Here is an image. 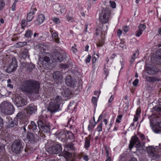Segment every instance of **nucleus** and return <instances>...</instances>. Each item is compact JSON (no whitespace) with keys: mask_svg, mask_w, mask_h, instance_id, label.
<instances>
[{"mask_svg":"<svg viewBox=\"0 0 161 161\" xmlns=\"http://www.w3.org/2000/svg\"><path fill=\"white\" fill-rule=\"evenodd\" d=\"M40 84L38 81L31 79L23 81L20 87L23 92L29 94L31 96L39 94Z\"/></svg>","mask_w":161,"mask_h":161,"instance_id":"f257e3e1","label":"nucleus"},{"mask_svg":"<svg viewBox=\"0 0 161 161\" xmlns=\"http://www.w3.org/2000/svg\"><path fill=\"white\" fill-rule=\"evenodd\" d=\"M62 136V139L61 141L63 142H65L64 145V151L61 154V156H63L67 160L68 159V158H70L71 156V153L69 152V151L73 150H74L75 147L74 146V144L72 142H67V140L66 138V135L65 133L64 134H63Z\"/></svg>","mask_w":161,"mask_h":161,"instance_id":"f03ea898","label":"nucleus"},{"mask_svg":"<svg viewBox=\"0 0 161 161\" xmlns=\"http://www.w3.org/2000/svg\"><path fill=\"white\" fill-rule=\"evenodd\" d=\"M47 146L49 147L47 148V151L50 154H57L60 151V145L55 143L51 140H48L47 143Z\"/></svg>","mask_w":161,"mask_h":161,"instance_id":"7ed1b4c3","label":"nucleus"},{"mask_svg":"<svg viewBox=\"0 0 161 161\" xmlns=\"http://www.w3.org/2000/svg\"><path fill=\"white\" fill-rule=\"evenodd\" d=\"M147 150L148 155L152 158H158L161 155V144H159V147L155 148L152 146L147 147Z\"/></svg>","mask_w":161,"mask_h":161,"instance_id":"20e7f679","label":"nucleus"},{"mask_svg":"<svg viewBox=\"0 0 161 161\" xmlns=\"http://www.w3.org/2000/svg\"><path fill=\"white\" fill-rule=\"evenodd\" d=\"M2 112L7 115H11L14 113V109L13 105L7 101H4L0 104Z\"/></svg>","mask_w":161,"mask_h":161,"instance_id":"39448f33","label":"nucleus"},{"mask_svg":"<svg viewBox=\"0 0 161 161\" xmlns=\"http://www.w3.org/2000/svg\"><path fill=\"white\" fill-rule=\"evenodd\" d=\"M37 123L39 129V131H37L38 135L40 132V130L46 133H48L50 132V126L46 123V119L44 118L40 117Z\"/></svg>","mask_w":161,"mask_h":161,"instance_id":"423d86ee","label":"nucleus"},{"mask_svg":"<svg viewBox=\"0 0 161 161\" xmlns=\"http://www.w3.org/2000/svg\"><path fill=\"white\" fill-rule=\"evenodd\" d=\"M59 97L58 96L56 99L51 102L47 108V110L51 113H54L58 111L60 104Z\"/></svg>","mask_w":161,"mask_h":161,"instance_id":"0eeeda50","label":"nucleus"},{"mask_svg":"<svg viewBox=\"0 0 161 161\" xmlns=\"http://www.w3.org/2000/svg\"><path fill=\"white\" fill-rule=\"evenodd\" d=\"M24 143H22L19 140H15L13 142L11 145L12 151L16 154H20L23 149Z\"/></svg>","mask_w":161,"mask_h":161,"instance_id":"6e6552de","label":"nucleus"},{"mask_svg":"<svg viewBox=\"0 0 161 161\" xmlns=\"http://www.w3.org/2000/svg\"><path fill=\"white\" fill-rule=\"evenodd\" d=\"M110 11L107 8H103L100 14L99 19L103 23H106L108 21V16L109 15Z\"/></svg>","mask_w":161,"mask_h":161,"instance_id":"1a4fd4ad","label":"nucleus"},{"mask_svg":"<svg viewBox=\"0 0 161 161\" xmlns=\"http://www.w3.org/2000/svg\"><path fill=\"white\" fill-rule=\"evenodd\" d=\"M15 104L18 107L25 105L27 104L26 99L19 96L15 97L14 100Z\"/></svg>","mask_w":161,"mask_h":161,"instance_id":"9d476101","label":"nucleus"},{"mask_svg":"<svg viewBox=\"0 0 161 161\" xmlns=\"http://www.w3.org/2000/svg\"><path fill=\"white\" fill-rule=\"evenodd\" d=\"M17 62L16 59L14 58L12 59V61L9 66L6 69V71L9 73L13 72L16 70L17 67Z\"/></svg>","mask_w":161,"mask_h":161,"instance_id":"9b49d317","label":"nucleus"},{"mask_svg":"<svg viewBox=\"0 0 161 161\" xmlns=\"http://www.w3.org/2000/svg\"><path fill=\"white\" fill-rule=\"evenodd\" d=\"M8 122H7L6 127L8 128L17 130L16 125V120L12 119L11 118H8Z\"/></svg>","mask_w":161,"mask_h":161,"instance_id":"f8f14e48","label":"nucleus"},{"mask_svg":"<svg viewBox=\"0 0 161 161\" xmlns=\"http://www.w3.org/2000/svg\"><path fill=\"white\" fill-rule=\"evenodd\" d=\"M65 82L69 86L73 87L76 83V81L73 79L70 75L68 76L65 79Z\"/></svg>","mask_w":161,"mask_h":161,"instance_id":"ddd939ff","label":"nucleus"},{"mask_svg":"<svg viewBox=\"0 0 161 161\" xmlns=\"http://www.w3.org/2000/svg\"><path fill=\"white\" fill-rule=\"evenodd\" d=\"M63 92H62L63 91L62 90V94L63 96V97H64L63 100L65 99H67L68 98H70L72 96V92L71 91L68 89H66L65 90L63 89Z\"/></svg>","mask_w":161,"mask_h":161,"instance_id":"4468645a","label":"nucleus"},{"mask_svg":"<svg viewBox=\"0 0 161 161\" xmlns=\"http://www.w3.org/2000/svg\"><path fill=\"white\" fill-rule=\"evenodd\" d=\"M139 141L138 138L136 136H132L131 138V141H130V144L129 145V148L131 150L134 145L139 142Z\"/></svg>","mask_w":161,"mask_h":161,"instance_id":"2eb2a0df","label":"nucleus"},{"mask_svg":"<svg viewBox=\"0 0 161 161\" xmlns=\"http://www.w3.org/2000/svg\"><path fill=\"white\" fill-rule=\"evenodd\" d=\"M31 11L27 14V20L28 22H30L32 20L34 17L33 15L35 13V11L36 10V9L33 6H32L31 8Z\"/></svg>","mask_w":161,"mask_h":161,"instance_id":"dca6fc26","label":"nucleus"},{"mask_svg":"<svg viewBox=\"0 0 161 161\" xmlns=\"http://www.w3.org/2000/svg\"><path fill=\"white\" fill-rule=\"evenodd\" d=\"M45 19L44 16L42 14H41L38 15L37 19L35 21V24L38 25L42 23Z\"/></svg>","mask_w":161,"mask_h":161,"instance_id":"f3484780","label":"nucleus"},{"mask_svg":"<svg viewBox=\"0 0 161 161\" xmlns=\"http://www.w3.org/2000/svg\"><path fill=\"white\" fill-rule=\"evenodd\" d=\"M37 135V134L36 133V135H35L31 132H29L27 134V138L29 141L33 142L35 141Z\"/></svg>","mask_w":161,"mask_h":161,"instance_id":"a211bd4d","label":"nucleus"},{"mask_svg":"<svg viewBox=\"0 0 161 161\" xmlns=\"http://www.w3.org/2000/svg\"><path fill=\"white\" fill-rule=\"evenodd\" d=\"M36 107L32 105H30L28 106L27 108V111L28 114H31L34 113L36 111Z\"/></svg>","mask_w":161,"mask_h":161,"instance_id":"6ab92c4d","label":"nucleus"},{"mask_svg":"<svg viewBox=\"0 0 161 161\" xmlns=\"http://www.w3.org/2000/svg\"><path fill=\"white\" fill-rule=\"evenodd\" d=\"M26 122H25L24 120H17L16 125L17 130H19V128H22L24 126H26Z\"/></svg>","mask_w":161,"mask_h":161,"instance_id":"aec40b11","label":"nucleus"},{"mask_svg":"<svg viewBox=\"0 0 161 161\" xmlns=\"http://www.w3.org/2000/svg\"><path fill=\"white\" fill-rule=\"evenodd\" d=\"M28 128L29 129H31L32 130V131L34 132H36L39 130L38 128L37 129V126L35 124V122L33 121H31L30 124L28 126ZM38 131H37V132Z\"/></svg>","mask_w":161,"mask_h":161,"instance_id":"412c9836","label":"nucleus"},{"mask_svg":"<svg viewBox=\"0 0 161 161\" xmlns=\"http://www.w3.org/2000/svg\"><path fill=\"white\" fill-rule=\"evenodd\" d=\"M42 60V64L43 65L45 64V66H47V68H49L50 67L49 63L50 62V58L47 56H45L43 58Z\"/></svg>","mask_w":161,"mask_h":161,"instance_id":"4be33fe9","label":"nucleus"},{"mask_svg":"<svg viewBox=\"0 0 161 161\" xmlns=\"http://www.w3.org/2000/svg\"><path fill=\"white\" fill-rule=\"evenodd\" d=\"M60 54L59 52H58L56 51H55L54 52V53H53V56L54 59L56 61L60 60Z\"/></svg>","mask_w":161,"mask_h":161,"instance_id":"5701e85b","label":"nucleus"},{"mask_svg":"<svg viewBox=\"0 0 161 161\" xmlns=\"http://www.w3.org/2000/svg\"><path fill=\"white\" fill-rule=\"evenodd\" d=\"M62 56L63 60L62 61H68L69 58H68V55L65 52L62 50L61 51V56Z\"/></svg>","mask_w":161,"mask_h":161,"instance_id":"b1692460","label":"nucleus"},{"mask_svg":"<svg viewBox=\"0 0 161 161\" xmlns=\"http://www.w3.org/2000/svg\"><path fill=\"white\" fill-rule=\"evenodd\" d=\"M158 127L153 129V131L157 133H161V121L158 123Z\"/></svg>","mask_w":161,"mask_h":161,"instance_id":"393cba45","label":"nucleus"},{"mask_svg":"<svg viewBox=\"0 0 161 161\" xmlns=\"http://www.w3.org/2000/svg\"><path fill=\"white\" fill-rule=\"evenodd\" d=\"M16 116L17 120H23V119L25 117V115L24 113L21 112L19 113Z\"/></svg>","mask_w":161,"mask_h":161,"instance_id":"a878e982","label":"nucleus"},{"mask_svg":"<svg viewBox=\"0 0 161 161\" xmlns=\"http://www.w3.org/2000/svg\"><path fill=\"white\" fill-rule=\"evenodd\" d=\"M145 79L147 81L151 82H154L156 81L159 80L156 77H152L147 76H145Z\"/></svg>","mask_w":161,"mask_h":161,"instance_id":"bb28decb","label":"nucleus"},{"mask_svg":"<svg viewBox=\"0 0 161 161\" xmlns=\"http://www.w3.org/2000/svg\"><path fill=\"white\" fill-rule=\"evenodd\" d=\"M53 78L58 80H60V72L59 71L55 72L53 74Z\"/></svg>","mask_w":161,"mask_h":161,"instance_id":"cd10ccee","label":"nucleus"},{"mask_svg":"<svg viewBox=\"0 0 161 161\" xmlns=\"http://www.w3.org/2000/svg\"><path fill=\"white\" fill-rule=\"evenodd\" d=\"M145 144V142H143L142 143H141L140 142L138 143H137L136 145V147L137 148V150H141L143 149V146Z\"/></svg>","mask_w":161,"mask_h":161,"instance_id":"c85d7f7f","label":"nucleus"},{"mask_svg":"<svg viewBox=\"0 0 161 161\" xmlns=\"http://www.w3.org/2000/svg\"><path fill=\"white\" fill-rule=\"evenodd\" d=\"M20 57L21 58L25 59L27 58H29V55L28 54V52L26 51L21 53L20 54Z\"/></svg>","mask_w":161,"mask_h":161,"instance_id":"c756f323","label":"nucleus"},{"mask_svg":"<svg viewBox=\"0 0 161 161\" xmlns=\"http://www.w3.org/2000/svg\"><path fill=\"white\" fill-rule=\"evenodd\" d=\"M147 73L149 75H153L155 74L156 71L153 69V68H148L147 69Z\"/></svg>","mask_w":161,"mask_h":161,"instance_id":"7c9ffc66","label":"nucleus"},{"mask_svg":"<svg viewBox=\"0 0 161 161\" xmlns=\"http://www.w3.org/2000/svg\"><path fill=\"white\" fill-rule=\"evenodd\" d=\"M35 68V65L31 63L28 64L27 70L29 72H31L33 69Z\"/></svg>","mask_w":161,"mask_h":161,"instance_id":"2f4dec72","label":"nucleus"},{"mask_svg":"<svg viewBox=\"0 0 161 161\" xmlns=\"http://www.w3.org/2000/svg\"><path fill=\"white\" fill-rule=\"evenodd\" d=\"M154 62L156 64H161V57L160 56H158L155 58Z\"/></svg>","mask_w":161,"mask_h":161,"instance_id":"473e14b6","label":"nucleus"},{"mask_svg":"<svg viewBox=\"0 0 161 161\" xmlns=\"http://www.w3.org/2000/svg\"><path fill=\"white\" fill-rule=\"evenodd\" d=\"M52 37L54 39L56 43H59V39L58 38V35L56 33H54L52 35Z\"/></svg>","mask_w":161,"mask_h":161,"instance_id":"72a5a7b5","label":"nucleus"},{"mask_svg":"<svg viewBox=\"0 0 161 161\" xmlns=\"http://www.w3.org/2000/svg\"><path fill=\"white\" fill-rule=\"evenodd\" d=\"M85 146L86 147H89L90 145V138L89 137H86L85 139Z\"/></svg>","mask_w":161,"mask_h":161,"instance_id":"f704fd0d","label":"nucleus"},{"mask_svg":"<svg viewBox=\"0 0 161 161\" xmlns=\"http://www.w3.org/2000/svg\"><path fill=\"white\" fill-rule=\"evenodd\" d=\"M27 44L26 42H19L16 44V46L18 47H22Z\"/></svg>","mask_w":161,"mask_h":161,"instance_id":"c9c22d12","label":"nucleus"},{"mask_svg":"<svg viewBox=\"0 0 161 161\" xmlns=\"http://www.w3.org/2000/svg\"><path fill=\"white\" fill-rule=\"evenodd\" d=\"M75 105L73 103H70V104L68 106V110H72L75 109Z\"/></svg>","mask_w":161,"mask_h":161,"instance_id":"e433bc0d","label":"nucleus"},{"mask_svg":"<svg viewBox=\"0 0 161 161\" xmlns=\"http://www.w3.org/2000/svg\"><path fill=\"white\" fill-rule=\"evenodd\" d=\"M32 34L33 33L31 31L29 30L26 31L25 36V37H31Z\"/></svg>","mask_w":161,"mask_h":161,"instance_id":"4c0bfd02","label":"nucleus"},{"mask_svg":"<svg viewBox=\"0 0 161 161\" xmlns=\"http://www.w3.org/2000/svg\"><path fill=\"white\" fill-rule=\"evenodd\" d=\"M5 6V3L3 0H0V11L3 10Z\"/></svg>","mask_w":161,"mask_h":161,"instance_id":"58836bf2","label":"nucleus"},{"mask_svg":"<svg viewBox=\"0 0 161 161\" xmlns=\"http://www.w3.org/2000/svg\"><path fill=\"white\" fill-rule=\"evenodd\" d=\"M139 30L142 31H143L146 28V26L144 24H141L138 26Z\"/></svg>","mask_w":161,"mask_h":161,"instance_id":"ea45409f","label":"nucleus"},{"mask_svg":"<svg viewBox=\"0 0 161 161\" xmlns=\"http://www.w3.org/2000/svg\"><path fill=\"white\" fill-rule=\"evenodd\" d=\"M69 67V65L68 64H61V69H62V71L63 69H67Z\"/></svg>","mask_w":161,"mask_h":161,"instance_id":"a19ab883","label":"nucleus"},{"mask_svg":"<svg viewBox=\"0 0 161 161\" xmlns=\"http://www.w3.org/2000/svg\"><path fill=\"white\" fill-rule=\"evenodd\" d=\"M110 5V6L113 8H116V4L115 3L114 1H110L109 2Z\"/></svg>","mask_w":161,"mask_h":161,"instance_id":"79ce46f5","label":"nucleus"},{"mask_svg":"<svg viewBox=\"0 0 161 161\" xmlns=\"http://www.w3.org/2000/svg\"><path fill=\"white\" fill-rule=\"evenodd\" d=\"M102 123H101L100 124H98L97 128V130L98 132H100L102 131Z\"/></svg>","mask_w":161,"mask_h":161,"instance_id":"37998d69","label":"nucleus"},{"mask_svg":"<svg viewBox=\"0 0 161 161\" xmlns=\"http://www.w3.org/2000/svg\"><path fill=\"white\" fill-rule=\"evenodd\" d=\"M21 24L22 28L25 27L27 25V23L25 20H22Z\"/></svg>","mask_w":161,"mask_h":161,"instance_id":"c03bdc74","label":"nucleus"},{"mask_svg":"<svg viewBox=\"0 0 161 161\" xmlns=\"http://www.w3.org/2000/svg\"><path fill=\"white\" fill-rule=\"evenodd\" d=\"M104 42V40L103 38H102L101 40V41L100 42L99 44L97 45V46L98 47L102 46Z\"/></svg>","mask_w":161,"mask_h":161,"instance_id":"a18cd8bd","label":"nucleus"},{"mask_svg":"<svg viewBox=\"0 0 161 161\" xmlns=\"http://www.w3.org/2000/svg\"><path fill=\"white\" fill-rule=\"evenodd\" d=\"M53 20L57 24L59 23L60 19L58 18H54L53 19Z\"/></svg>","mask_w":161,"mask_h":161,"instance_id":"49530a36","label":"nucleus"},{"mask_svg":"<svg viewBox=\"0 0 161 161\" xmlns=\"http://www.w3.org/2000/svg\"><path fill=\"white\" fill-rule=\"evenodd\" d=\"M136 54L135 53H134L133 56L131 57V59L130 61V62L132 63L135 60V58H136Z\"/></svg>","mask_w":161,"mask_h":161,"instance_id":"de8ad7c7","label":"nucleus"},{"mask_svg":"<svg viewBox=\"0 0 161 161\" xmlns=\"http://www.w3.org/2000/svg\"><path fill=\"white\" fill-rule=\"evenodd\" d=\"M97 100V98L95 97H93L92 99V102L95 105L96 103Z\"/></svg>","mask_w":161,"mask_h":161,"instance_id":"09e8293b","label":"nucleus"},{"mask_svg":"<svg viewBox=\"0 0 161 161\" xmlns=\"http://www.w3.org/2000/svg\"><path fill=\"white\" fill-rule=\"evenodd\" d=\"M139 82V80L138 79H136L135 80L133 83V84L134 86H136L137 85Z\"/></svg>","mask_w":161,"mask_h":161,"instance_id":"8fccbe9b","label":"nucleus"},{"mask_svg":"<svg viewBox=\"0 0 161 161\" xmlns=\"http://www.w3.org/2000/svg\"><path fill=\"white\" fill-rule=\"evenodd\" d=\"M91 58V56L90 55H89L88 57L87 58V59L85 60L86 62V63H89L90 61Z\"/></svg>","mask_w":161,"mask_h":161,"instance_id":"3c124183","label":"nucleus"},{"mask_svg":"<svg viewBox=\"0 0 161 161\" xmlns=\"http://www.w3.org/2000/svg\"><path fill=\"white\" fill-rule=\"evenodd\" d=\"M142 31L139 30L137 31L136 36L137 37H139L142 34Z\"/></svg>","mask_w":161,"mask_h":161,"instance_id":"603ef678","label":"nucleus"},{"mask_svg":"<svg viewBox=\"0 0 161 161\" xmlns=\"http://www.w3.org/2000/svg\"><path fill=\"white\" fill-rule=\"evenodd\" d=\"M129 28L126 26H125L123 28V30L125 33L128 31H129Z\"/></svg>","mask_w":161,"mask_h":161,"instance_id":"864d4df0","label":"nucleus"},{"mask_svg":"<svg viewBox=\"0 0 161 161\" xmlns=\"http://www.w3.org/2000/svg\"><path fill=\"white\" fill-rule=\"evenodd\" d=\"M3 125V119L0 117V126L1 127H2Z\"/></svg>","mask_w":161,"mask_h":161,"instance_id":"5fc2aeb1","label":"nucleus"},{"mask_svg":"<svg viewBox=\"0 0 161 161\" xmlns=\"http://www.w3.org/2000/svg\"><path fill=\"white\" fill-rule=\"evenodd\" d=\"M95 54H96L95 53H94V56L93 57V60H92L93 63H95L96 61L97 58H96V56H95Z\"/></svg>","mask_w":161,"mask_h":161,"instance_id":"6e6d98bb","label":"nucleus"},{"mask_svg":"<svg viewBox=\"0 0 161 161\" xmlns=\"http://www.w3.org/2000/svg\"><path fill=\"white\" fill-rule=\"evenodd\" d=\"M140 113H141L140 110L139 109H137L136 111V114L135 115L138 116L140 114Z\"/></svg>","mask_w":161,"mask_h":161,"instance_id":"4d7b16f0","label":"nucleus"},{"mask_svg":"<svg viewBox=\"0 0 161 161\" xmlns=\"http://www.w3.org/2000/svg\"><path fill=\"white\" fill-rule=\"evenodd\" d=\"M16 4L15 3H13L12 6V9L13 11H14L15 9V6Z\"/></svg>","mask_w":161,"mask_h":161,"instance_id":"13d9d810","label":"nucleus"},{"mask_svg":"<svg viewBox=\"0 0 161 161\" xmlns=\"http://www.w3.org/2000/svg\"><path fill=\"white\" fill-rule=\"evenodd\" d=\"M104 72H105V75H106V77L108 74V71L107 69H106V68H104Z\"/></svg>","mask_w":161,"mask_h":161,"instance_id":"bf43d9fd","label":"nucleus"},{"mask_svg":"<svg viewBox=\"0 0 161 161\" xmlns=\"http://www.w3.org/2000/svg\"><path fill=\"white\" fill-rule=\"evenodd\" d=\"M71 50L73 51L74 53H76L77 51V50L76 48H75L74 47H72Z\"/></svg>","mask_w":161,"mask_h":161,"instance_id":"052dcab7","label":"nucleus"},{"mask_svg":"<svg viewBox=\"0 0 161 161\" xmlns=\"http://www.w3.org/2000/svg\"><path fill=\"white\" fill-rule=\"evenodd\" d=\"M83 159L87 161L89 159L88 156L86 155H84L83 156Z\"/></svg>","mask_w":161,"mask_h":161,"instance_id":"680f3d73","label":"nucleus"},{"mask_svg":"<svg viewBox=\"0 0 161 161\" xmlns=\"http://www.w3.org/2000/svg\"><path fill=\"white\" fill-rule=\"evenodd\" d=\"M138 119V116L135 115H134V117L133 119L134 121V122L137 121Z\"/></svg>","mask_w":161,"mask_h":161,"instance_id":"e2e57ef3","label":"nucleus"},{"mask_svg":"<svg viewBox=\"0 0 161 161\" xmlns=\"http://www.w3.org/2000/svg\"><path fill=\"white\" fill-rule=\"evenodd\" d=\"M140 137L141 139V140H142V141L143 142V140H145L146 138L145 137V136L143 135H140Z\"/></svg>","mask_w":161,"mask_h":161,"instance_id":"0e129e2a","label":"nucleus"},{"mask_svg":"<svg viewBox=\"0 0 161 161\" xmlns=\"http://www.w3.org/2000/svg\"><path fill=\"white\" fill-rule=\"evenodd\" d=\"M114 97L113 96H111L109 99L108 100L109 103H111L112 101L114 99Z\"/></svg>","mask_w":161,"mask_h":161,"instance_id":"69168bd1","label":"nucleus"},{"mask_svg":"<svg viewBox=\"0 0 161 161\" xmlns=\"http://www.w3.org/2000/svg\"><path fill=\"white\" fill-rule=\"evenodd\" d=\"M4 150V147L3 146L0 145V153L2 152Z\"/></svg>","mask_w":161,"mask_h":161,"instance_id":"338daca9","label":"nucleus"},{"mask_svg":"<svg viewBox=\"0 0 161 161\" xmlns=\"http://www.w3.org/2000/svg\"><path fill=\"white\" fill-rule=\"evenodd\" d=\"M128 161H137L136 159L135 158H132L130 160H129Z\"/></svg>","mask_w":161,"mask_h":161,"instance_id":"774afa93","label":"nucleus"}]
</instances>
